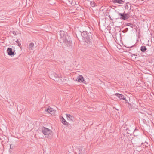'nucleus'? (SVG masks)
<instances>
[{
	"mask_svg": "<svg viewBox=\"0 0 154 154\" xmlns=\"http://www.w3.org/2000/svg\"><path fill=\"white\" fill-rule=\"evenodd\" d=\"M60 40L64 43V48L68 51L71 50L72 48V45L71 39L68 34L63 31L59 32Z\"/></svg>",
	"mask_w": 154,
	"mask_h": 154,
	"instance_id": "nucleus-1",
	"label": "nucleus"
},
{
	"mask_svg": "<svg viewBox=\"0 0 154 154\" xmlns=\"http://www.w3.org/2000/svg\"><path fill=\"white\" fill-rule=\"evenodd\" d=\"M81 35L85 40V42L88 44H92V39L91 38V33H88L87 31L81 32Z\"/></svg>",
	"mask_w": 154,
	"mask_h": 154,
	"instance_id": "nucleus-2",
	"label": "nucleus"
},
{
	"mask_svg": "<svg viewBox=\"0 0 154 154\" xmlns=\"http://www.w3.org/2000/svg\"><path fill=\"white\" fill-rule=\"evenodd\" d=\"M41 131L46 137L49 138L52 136V131L45 127L41 128Z\"/></svg>",
	"mask_w": 154,
	"mask_h": 154,
	"instance_id": "nucleus-3",
	"label": "nucleus"
},
{
	"mask_svg": "<svg viewBox=\"0 0 154 154\" xmlns=\"http://www.w3.org/2000/svg\"><path fill=\"white\" fill-rule=\"evenodd\" d=\"M118 15L120 16V19L123 20H126L128 19V17L126 13L125 12L123 13H120L118 12Z\"/></svg>",
	"mask_w": 154,
	"mask_h": 154,
	"instance_id": "nucleus-4",
	"label": "nucleus"
},
{
	"mask_svg": "<svg viewBox=\"0 0 154 154\" xmlns=\"http://www.w3.org/2000/svg\"><path fill=\"white\" fill-rule=\"evenodd\" d=\"M7 51L8 55L10 56H14L16 54L14 51H13L12 48H8Z\"/></svg>",
	"mask_w": 154,
	"mask_h": 154,
	"instance_id": "nucleus-5",
	"label": "nucleus"
},
{
	"mask_svg": "<svg viewBox=\"0 0 154 154\" xmlns=\"http://www.w3.org/2000/svg\"><path fill=\"white\" fill-rule=\"evenodd\" d=\"M76 80L78 81L79 82H82L84 83H86V82L85 81L83 77L81 75H79L78 76Z\"/></svg>",
	"mask_w": 154,
	"mask_h": 154,
	"instance_id": "nucleus-6",
	"label": "nucleus"
},
{
	"mask_svg": "<svg viewBox=\"0 0 154 154\" xmlns=\"http://www.w3.org/2000/svg\"><path fill=\"white\" fill-rule=\"evenodd\" d=\"M67 119L71 122H72L74 120V117L69 114H66Z\"/></svg>",
	"mask_w": 154,
	"mask_h": 154,
	"instance_id": "nucleus-7",
	"label": "nucleus"
},
{
	"mask_svg": "<svg viewBox=\"0 0 154 154\" xmlns=\"http://www.w3.org/2000/svg\"><path fill=\"white\" fill-rule=\"evenodd\" d=\"M52 75L54 76L55 79H53L51 78V79H53L55 81H57L58 80H57V78H60V75H57V74L55 72H53L52 73Z\"/></svg>",
	"mask_w": 154,
	"mask_h": 154,
	"instance_id": "nucleus-8",
	"label": "nucleus"
},
{
	"mask_svg": "<svg viewBox=\"0 0 154 154\" xmlns=\"http://www.w3.org/2000/svg\"><path fill=\"white\" fill-rule=\"evenodd\" d=\"M115 94L120 99H122L126 101V99L124 97V96L123 95L120 94L119 93H116Z\"/></svg>",
	"mask_w": 154,
	"mask_h": 154,
	"instance_id": "nucleus-9",
	"label": "nucleus"
},
{
	"mask_svg": "<svg viewBox=\"0 0 154 154\" xmlns=\"http://www.w3.org/2000/svg\"><path fill=\"white\" fill-rule=\"evenodd\" d=\"M112 2L114 3H117L119 4H123L125 2L123 0H112Z\"/></svg>",
	"mask_w": 154,
	"mask_h": 154,
	"instance_id": "nucleus-10",
	"label": "nucleus"
},
{
	"mask_svg": "<svg viewBox=\"0 0 154 154\" xmlns=\"http://www.w3.org/2000/svg\"><path fill=\"white\" fill-rule=\"evenodd\" d=\"M127 17H128V19L130 17H132L134 16V14L131 13V11L128 12L126 13Z\"/></svg>",
	"mask_w": 154,
	"mask_h": 154,
	"instance_id": "nucleus-11",
	"label": "nucleus"
},
{
	"mask_svg": "<svg viewBox=\"0 0 154 154\" xmlns=\"http://www.w3.org/2000/svg\"><path fill=\"white\" fill-rule=\"evenodd\" d=\"M146 49L147 48L145 46H142L141 47L140 50L141 51L143 52H145Z\"/></svg>",
	"mask_w": 154,
	"mask_h": 154,
	"instance_id": "nucleus-12",
	"label": "nucleus"
},
{
	"mask_svg": "<svg viewBox=\"0 0 154 154\" xmlns=\"http://www.w3.org/2000/svg\"><path fill=\"white\" fill-rule=\"evenodd\" d=\"M61 119H62V122L63 124L66 125H68V123L66 121V120L63 117H62Z\"/></svg>",
	"mask_w": 154,
	"mask_h": 154,
	"instance_id": "nucleus-13",
	"label": "nucleus"
},
{
	"mask_svg": "<svg viewBox=\"0 0 154 154\" xmlns=\"http://www.w3.org/2000/svg\"><path fill=\"white\" fill-rule=\"evenodd\" d=\"M34 44L32 42L29 45V48L32 50L33 49V48H34Z\"/></svg>",
	"mask_w": 154,
	"mask_h": 154,
	"instance_id": "nucleus-14",
	"label": "nucleus"
},
{
	"mask_svg": "<svg viewBox=\"0 0 154 154\" xmlns=\"http://www.w3.org/2000/svg\"><path fill=\"white\" fill-rule=\"evenodd\" d=\"M60 81L63 82H65L66 81V79L64 78H62L61 77H60V78L58 79V81Z\"/></svg>",
	"mask_w": 154,
	"mask_h": 154,
	"instance_id": "nucleus-15",
	"label": "nucleus"
},
{
	"mask_svg": "<svg viewBox=\"0 0 154 154\" xmlns=\"http://www.w3.org/2000/svg\"><path fill=\"white\" fill-rule=\"evenodd\" d=\"M127 26H130L131 27L133 28L135 26V25L132 23H129L127 24Z\"/></svg>",
	"mask_w": 154,
	"mask_h": 154,
	"instance_id": "nucleus-16",
	"label": "nucleus"
},
{
	"mask_svg": "<svg viewBox=\"0 0 154 154\" xmlns=\"http://www.w3.org/2000/svg\"><path fill=\"white\" fill-rule=\"evenodd\" d=\"M90 5L92 7H94L95 6V4L94 2L93 1H91L90 2Z\"/></svg>",
	"mask_w": 154,
	"mask_h": 154,
	"instance_id": "nucleus-17",
	"label": "nucleus"
},
{
	"mask_svg": "<svg viewBox=\"0 0 154 154\" xmlns=\"http://www.w3.org/2000/svg\"><path fill=\"white\" fill-rule=\"evenodd\" d=\"M128 2L126 3L125 5V9L128 10L129 8V6L128 5Z\"/></svg>",
	"mask_w": 154,
	"mask_h": 154,
	"instance_id": "nucleus-18",
	"label": "nucleus"
},
{
	"mask_svg": "<svg viewBox=\"0 0 154 154\" xmlns=\"http://www.w3.org/2000/svg\"><path fill=\"white\" fill-rule=\"evenodd\" d=\"M15 147L14 145L13 144H11L10 145V148L11 149H14Z\"/></svg>",
	"mask_w": 154,
	"mask_h": 154,
	"instance_id": "nucleus-19",
	"label": "nucleus"
},
{
	"mask_svg": "<svg viewBox=\"0 0 154 154\" xmlns=\"http://www.w3.org/2000/svg\"><path fill=\"white\" fill-rule=\"evenodd\" d=\"M12 33L14 35H16L17 34L16 32L15 31H13Z\"/></svg>",
	"mask_w": 154,
	"mask_h": 154,
	"instance_id": "nucleus-20",
	"label": "nucleus"
},
{
	"mask_svg": "<svg viewBox=\"0 0 154 154\" xmlns=\"http://www.w3.org/2000/svg\"><path fill=\"white\" fill-rule=\"evenodd\" d=\"M52 109H47V110L49 112H52Z\"/></svg>",
	"mask_w": 154,
	"mask_h": 154,
	"instance_id": "nucleus-21",
	"label": "nucleus"
},
{
	"mask_svg": "<svg viewBox=\"0 0 154 154\" xmlns=\"http://www.w3.org/2000/svg\"><path fill=\"white\" fill-rule=\"evenodd\" d=\"M133 55L135 56H137V54H131V56L132 57Z\"/></svg>",
	"mask_w": 154,
	"mask_h": 154,
	"instance_id": "nucleus-22",
	"label": "nucleus"
},
{
	"mask_svg": "<svg viewBox=\"0 0 154 154\" xmlns=\"http://www.w3.org/2000/svg\"><path fill=\"white\" fill-rule=\"evenodd\" d=\"M16 42L17 43H19L20 42L19 41V40L18 39H17V41H16Z\"/></svg>",
	"mask_w": 154,
	"mask_h": 154,
	"instance_id": "nucleus-23",
	"label": "nucleus"
},
{
	"mask_svg": "<svg viewBox=\"0 0 154 154\" xmlns=\"http://www.w3.org/2000/svg\"><path fill=\"white\" fill-rule=\"evenodd\" d=\"M18 45L20 47L21 46V43H18Z\"/></svg>",
	"mask_w": 154,
	"mask_h": 154,
	"instance_id": "nucleus-24",
	"label": "nucleus"
},
{
	"mask_svg": "<svg viewBox=\"0 0 154 154\" xmlns=\"http://www.w3.org/2000/svg\"><path fill=\"white\" fill-rule=\"evenodd\" d=\"M128 30V28H126L125 29V30L126 32H127Z\"/></svg>",
	"mask_w": 154,
	"mask_h": 154,
	"instance_id": "nucleus-25",
	"label": "nucleus"
},
{
	"mask_svg": "<svg viewBox=\"0 0 154 154\" xmlns=\"http://www.w3.org/2000/svg\"><path fill=\"white\" fill-rule=\"evenodd\" d=\"M78 2H77V3H76V2H75V5H78Z\"/></svg>",
	"mask_w": 154,
	"mask_h": 154,
	"instance_id": "nucleus-26",
	"label": "nucleus"
},
{
	"mask_svg": "<svg viewBox=\"0 0 154 154\" xmlns=\"http://www.w3.org/2000/svg\"><path fill=\"white\" fill-rule=\"evenodd\" d=\"M145 143L146 144V145H148V143L146 142H145Z\"/></svg>",
	"mask_w": 154,
	"mask_h": 154,
	"instance_id": "nucleus-27",
	"label": "nucleus"
},
{
	"mask_svg": "<svg viewBox=\"0 0 154 154\" xmlns=\"http://www.w3.org/2000/svg\"><path fill=\"white\" fill-rule=\"evenodd\" d=\"M145 146L146 147H148V146L147 145H145Z\"/></svg>",
	"mask_w": 154,
	"mask_h": 154,
	"instance_id": "nucleus-28",
	"label": "nucleus"
},
{
	"mask_svg": "<svg viewBox=\"0 0 154 154\" xmlns=\"http://www.w3.org/2000/svg\"><path fill=\"white\" fill-rule=\"evenodd\" d=\"M143 143H144H144H141V145L143 144Z\"/></svg>",
	"mask_w": 154,
	"mask_h": 154,
	"instance_id": "nucleus-29",
	"label": "nucleus"
},
{
	"mask_svg": "<svg viewBox=\"0 0 154 154\" xmlns=\"http://www.w3.org/2000/svg\"><path fill=\"white\" fill-rule=\"evenodd\" d=\"M133 46H131V47H130V48H131V47H132Z\"/></svg>",
	"mask_w": 154,
	"mask_h": 154,
	"instance_id": "nucleus-30",
	"label": "nucleus"
},
{
	"mask_svg": "<svg viewBox=\"0 0 154 154\" xmlns=\"http://www.w3.org/2000/svg\"><path fill=\"white\" fill-rule=\"evenodd\" d=\"M82 154L81 153H79V154Z\"/></svg>",
	"mask_w": 154,
	"mask_h": 154,
	"instance_id": "nucleus-31",
	"label": "nucleus"
}]
</instances>
